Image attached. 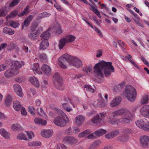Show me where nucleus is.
I'll return each mask as SVG.
<instances>
[{
	"label": "nucleus",
	"mask_w": 149,
	"mask_h": 149,
	"mask_svg": "<svg viewBox=\"0 0 149 149\" xmlns=\"http://www.w3.org/2000/svg\"><path fill=\"white\" fill-rule=\"evenodd\" d=\"M93 69L95 75L100 77L103 76V70L106 77L109 76L111 73L114 72V68L112 65V63L106 62L103 60L96 64Z\"/></svg>",
	"instance_id": "1"
},
{
	"label": "nucleus",
	"mask_w": 149,
	"mask_h": 149,
	"mask_svg": "<svg viewBox=\"0 0 149 149\" xmlns=\"http://www.w3.org/2000/svg\"><path fill=\"white\" fill-rule=\"evenodd\" d=\"M67 62H68L72 66L78 68L82 65V62L79 58L74 57L67 53L62 55L58 60V63L59 66L64 69L66 68L65 63Z\"/></svg>",
	"instance_id": "2"
},
{
	"label": "nucleus",
	"mask_w": 149,
	"mask_h": 149,
	"mask_svg": "<svg viewBox=\"0 0 149 149\" xmlns=\"http://www.w3.org/2000/svg\"><path fill=\"white\" fill-rule=\"evenodd\" d=\"M123 115L124 117L120 119V122L123 123L128 124L131 120V114L127 109H121L114 111L112 114L113 116Z\"/></svg>",
	"instance_id": "3"
},
{
	"label": "nucleus",
	"mask_w": 149,
	"mask_h": 149,
	"mask_svg": "<svg viewBox=\"0 0 149 149\" xmlns=\"http://www.w3.org/2000/svg\"><path fill=\"white\" fill-rule=\"evenodd\" d=\"M125 92L126 97L129 101L132 102L134 100L136 95V91L132 86L126 85Z\"/></svg>",
	"instance_id": "4"
},
{
	"label": "nucleus",
	"mask_w": 149,
	"mask_h": 149,
	"mask_svg": "<svg viewBox=\"0 0 149 149\" xmlns=\"http://www.w3.org/2000/svg\"><path fill=\"white\" fill-rule=\"evenodd\" d=\"M75 38L74 36L72 35H68L64 38H61L59 40L58 45L59 49L60 50L61 49L63 48L66 44L73 42Z\"/></svg>",
	"instance_id": "5"
},
{
	"label": "nucleus",
	"mask_w": 149,
	"mask_h": 149,
	"mask_svg": "<svg viewBox=\"0 0 149 149\" xmlns=\"http://www.w3.org/2000/svg\"><path fill=\"white\" fill-rule=\"evenodd\" d=\"M53 83L54 86L58 89L63 90V88L62 87V79L58 73H55L53 76Z\"/></svg>",
	"instance_id": "6"
},
{
	"label": "nucleus",
	"mask_w": 149,
	"mask_h": 149,
	"mask_svg": "<svg viewBox=\"0 0 149 149\" xmlns=\"http://www.w3.org/2000/svg\"><path fill=\"white\" fill-rule=\"evenodd\" d=\"M54 122L56 125L61 127L65 126L67 124L66 121L62 117L58 116L55 118Z\"/></svg>",
	"instance_id": "7"
},
{
	"label": "nucleus",
	"mask_w": 149,
	"mask_h": 149,
	"mask_svg": "<svg viewBox=\"0 0 149 149\" xmlns=\"http://www.w3.org/2000/svg\"><path fill=\"white\" fill-rule=\"evenodd\" d=\"M63 143L67 144L72 145L77 142V140L75 138L71 136H67L65 137L63 139Z\"/></svg>",
	"instance_id": "8"
},
{
	"label": "nucleus",
	"mask_w": 149,
	"mask_h": 149,
	"mask_svg": "<svg viewBox=\"0 0 149 149\" xmlns=\"http://www.w3.org/2000/svg\"><path fill=\"white\" fill-rule=\"evenodd\" d=\"M18 73V71L17 70L15 71L14 69L12 68L8 69L4 73V75L6 77L9 78L14 76Z\"/></svg>",
	"instance_id": "9"
},
{
	"label": "nucleus",
	"mask_w": 149,
	"mask_h": 149,
	"mask_svg": "<svg viewBox=\"0 0 149 149\" xmlns=\"http://www.w3.org/2000/svg\"><path fill=\"white\" fill-rule=\"evenodd\" d=\"M140 112L143 116L147 117L149 115V105H143L140 109Z\"/></svg>",
	"instance_id": "10"
},
{
	"label": "nucleus",
	"mask_w": 149,
	"mask_h": 149,
	"mask_svg": "<svg viewBox=\"0 0 149 149\" xmlns=\"http://www.w3.org/2000/svg\"><path fill=\"white\" fill-rule=\"evenodd\" d=\"M10 66L13 69H14L15 71L17 70L18 69L21 68L22 67L23 65H24L23 63L22 62L21 63L20 62L18 61H13L11 63Z\"/></svg>",
	"instance_id": "11"
},
{
	"label": "nucleus",
	"mask_w": 149,
	"mask_h": 149,
	"mask_svg": "<svg viewBox=\"0 0 149 149\" xmlns=\"http://www.w3.org/2000/svg\"><path fill=\"white\" fill-rule=\"evenodd\" d=\"M13 86L15 91L17 95L20 97H22L23 95V93L21 86L19 84H16L14 85Z\"/></svg>",
	"instance_id": "12"
},
{
	"label": "nucleus",
	"mask_w": 149,
	"mask_h": 149,
	"mask_svg": "<svg viewBox=\"0 0 149 149\" xmlns=\"http://www.w3.org/2000/svg\"><path fill=\"white\" fill-rule=\"evenodd\" d=\"M114 112L111 113V115H109L108 117V121L112 125H115L118 124V120L116 118H113L112 117H117L118 116H113L112 114Z\"/></svg>",
	"instance_id": "13"
},
{
	"label": "nucleus",
	"mask_w": 149,
	"mask_h": 149,
	"mask_svg": "<svg viewBox=\"0 0 149 149\" xmlns=\"http://www.w3.org/2000/svg\"><path fill=\"white\" fill-rule=\"evenodd\" d=\"M121 100V97L119 96L116 97L114 98L110 103V106L111 107H114L118 105Z\"/></svg>",
	"instance_id": "14"
},
{
	"label": "nucleus",
	"mask_w": 149,
	"mask_h": 149,
	"mask_svg": "<svg viewBox=\"0 0 149 149\" xmlns=\"http://www.w3.org/2000/svg\"><path fill=\"white\" fill-rule=\"evenodd\" d=\"M41 69L44 73L46 75H49L51 73V68L49 65L47 64L42 65Z\"/></svg>",
	"instance_id": "15"
},
{
	"label": "nucleus",
	"mask_w": 149,
	"mask_h": 149,
	"mask_svg": "<svg viewBox=\"0 0 149 149\" xmlns=\"http://www.w3.org/2000/svg\"><path fill=\"white\" fill-rule=\"evenodd\" d=\"M41 134L43 137L49 138L53 135V131L51 129L43 130L41 132Z\"/></svg>",
	"instance_id": "16"
},
{
	"label": "nucleus",
	"mask_w": 149,
	"mask_h": 149,
	"mask_svg": "<svg viewBox=\"0 0 149 149\" xmlns=\"http://www.w3.org/2000/svg\"><path fill=\"white\" fill-rule=\"evenodd\" d=\"M85 117L82 115L77 116L75 118V124L77 126H79L84 122Z\"/></svg>",
	"instance_id": "17"
},
{
	"label": "nucleus",
	"mask_w": 149,
	"mask_h": 149,
	"mask_svg": "<svg viewBox=\"0 0 149 149\" xmlns=\"http://www.w3.org/2000/svg\"><path fill=\"white\" fill-rule=\"evenodd\" d=\"M141 144L143 146L148 145V142H149V136L144 135L140 138Z\"/></svg>",
	"instance_id": "18"
},
{
	"label": "nucleus",
	"mask_w": 149,
	"mask_h": 149,
	"mask_svg": "<svg viewBox=\"0 0 149 149\" xmlns=\"http://www.w3.org/2000/svg\"><path fill=\"white\" fill-rule=\"evenodd\" d=\"M65 103L62 104V107L64 109L68 112H70L72 110V108L68 106V103H71L70 100L68 98L66 99Z\"/></svg>",
	"instance_id": "19"
},
{
	"label": "nucleus",
	"mask_w": 149,
	"mask_h": 149,
	"mask_svg": "<svg viewBox=\"0 0 149 149\" xmlns=\"http://www.w3.org/2000/svg\"><path fill=\"white\" fill-rule=\"evenodd\" d=\"M33 18V16L32 15H29L26 17L23 23L22 28L23 29L24 27H26L28 26L30 24Z\"/></svg>",
	"instance_id": "20"
},
{
	"label": "nucleus",
	"mask_w": 149,
	"mask_h": 149,
	"mask_svg": "<svg viewBox=\"0 0 149 149\" xmlns=\"http://www.w3.org/2000/svg\"><path fill=\"white\" fill-rule=\"evenodd\" d=\"M33 18V16L32 15H29L26 17L23 23L22 28L23 29L24 27H26L28 26L30 24Z\"/></svg>",
	"instance_id": "21"
},
{
	"label": "nucleus",
	"mask_w": 149,
	"mask_h": 149,
	"mask_svg": "<svg viewBox=\"0 0 149 149\" xmlns=\"http://www.w3.org/2000/svg\"><path fill=\"white\" fill-rule=\"evenodd\" d=\"M135 123L137 126L142 129L143 127V124L148 123L147 120L146 118L140 119L136 121Z\"/></svg>",
	"instance_id": "22"
},
{
	"label": "nucleus",
	"mask_w": 149,
	"mask_h": 149,
	"mask_svg": "<svg viewBox=\"0 0 149 149\" xmlns=\"http://www.w3.org/2000/svg\"><path fill=\"white\" fill-rule=\"evenodd\" d=\"M49 46L48 41L47 39L42 40L40 44V49L42 50H44Z\"/></svg>",
	"instance_id": "23"
},
{
	"label": "nucleus",
	"mask_w": 149,
	"mask_h": 149,
	"mask_svg": "<svg viewBox=\"0 0 149 149\" xmlns=\"http://www.w3.org/2000/svg\"><path fill=\"white\" fill-rule=\"evenodd\" d=\"M30 82L36 88L39 86V83L37 78L35 77H32L30 78Z\"/></svg>",
	"instance_id": "24"
},
{
	"label": "nucleus",
	"mask_w": 149,
	"mask_h": 149,
	"mask_svg": "<svg viewBox=\"0 0 149 149\" xmlns=\"http://www.w3.org/2000/svg\"><path fill=\"white\" fill-rule=\"evenodd\" d=\"M51 14L46 12H44L42 13L38 14L36 19L37 20H39L45 17H49Z\"/></svg>",
	"instance_id": "25"
},
{
	"label": "nucleus",
	"mask_w": 149,
	"mask_h": 149,
	"mask_svg": "<svg viewBox=\"0 0 149 149\" xmlns=\"http://www.w3.org/2000/svg\"><path fill=\"white\" fill-rule=\"evenodd\" d=\"M32 69L35 73L42 74V72L39 70V64L38 63H35L32 65Z\"/></svg>",
	"instance_id": "26"
},
{
	"label": "nucleus",
	"mask_w": 149,
	"mask_h": 149,
	"mask_svg": "<svg viewBox=\"0 0 149 149\" xmlns=\"http://www.w3.org/2000/svg\"><path fill=\"white\" fill-rule=\"evenodd\" d=\"M102 120L99 117V115L97 114L92 119L91 121L93 123L98 124L100 125L102 124Z\"/></svg>",
	"instance_id": "27"
},
{
	"label": "nucleus",
	"mask_w": 149,
	"mask_h": 149,
	"mask_svg": "<svg viewBox=\"0 0 149 149\" xmlns=\"http://www.w3.org/2000/svg\"><path fill=\"white\" fill-rule=\"evenodd\" d=\"M28 36L31 40H35L37 39L38 36L36 31H32L28 34Z\"/></svg>",
	"instance_id": "28"
},
{
	"label": "nucleus",
	"mask_w": 149,
	"mask_h": 149,
	"mask_svg": "<svg viewBox=\"0 0 149 149\" xmlns=\"http://www.w3.org/2000/svg\"><path fill=\"white\" fill-rule=\"evenodd\" d=\"M34 121L35 123L42 125H45L47 123L46 120H43L39 118H35L34 119Z\"/></svg>",
	"instance_id": "29"
},
{
	"label": "nucleus",
	"mask_w": 149,
	"mask_h": 149,
	"mask_svg": "<svg viewBox=\"0 0 149 149\" xmlns=\"http://www.w3.org/2000/svg\"><path fill=\"white\" fill-rule=\"evenodd\" d=\"M91 133V131L90 130H87L79 133L78 135V136L79 138H83L86 136H87Z\"/></svg>",
	"instance_id": "30"
},
{
	"label": "nucleus",
	"mask_w": 149,
	"mask_h": 149,
	"mask_svg": "<svg viewBox=\"0 0 149 149\" xmlns=\"http://www.w3.org/2000/svg\"><path fill=\"white\" fill-rule=\"evenodd\" d=\"M0 134L2 136L6 139L9 138L10 136L9 133L3 129H1L0 130Z\"/></svg>",
	"instance_id": "31"
},
{
	"label": "nucleus",
	"mask_w": 149,
	"mask_h": 149,
	"mask_svg": "<svg viewBox=\"0 0 149 149\" xmlns=\"http://www.w3.org/2000/svg\"><path fill=\"white\" fill-rule=\"evenodd\" d=\"M50 33L49 32V30L46 31L42 33L40 35V37L42 38V39H47L49 38Z\"/></svg>",
	"instance_id": "32"
},
{
	"label": "nucleus",
	"mask_w": 149,
	"mask_h": 149,
	"mask_svg": "<svg viewBox=\"0 0 149 149\" xmlns=\"http://www.w3.org/2000/svg\"><path fill=\"white\" fill-rule=\"evenodd\" d=\"M106 130L103 129H100L95 131L94 133L97 136H100L106 133Z\"/></svg>",
	"instance_id": "33"
},
{
	"label": "nucleus",
	"mask_w": 149,
	"mask_h": 149,
	"mask_svg": "<svg viewBox=\"0 0 149 149\" xmlns=\"http://www.w3.org/2000/svg\"><path fill=\"white\" fill-rule=\"evenodd\" d=\"M149 99L148 95H144L142 97L141 101V103L142 104H144L148 103Z\"/></svg>",
	"instance_id": "34"
},
{
	"label": "nucleus",
	"mask_w": 149,
	"mask_h": 149,
	"mask_svg": "<svg viewBox=\"0 0 149 149\" xmlns=\"http://www.w3.org/2000/svg\"><path fill=\"white\" fill-rule=\"evenodd\" d=\"M4 33L10 35H12L14 33V31L10 28L5 27L3 29Z\"/></svg>",
	"instance_id": "35"
},
{
	"label": "nucleus",
	"mask_w": 149,
	"mask_h": 149,
	"mask_svg": "<svg viewBox=\"0 0 149 149\" xmlns=\"http://www.w3.org/2000/svg\"><path fill=\"white\" fill-rule=\"evenodd\" d=\"M13 107L16 111H19L21 107L19 102L17 101H15L13 104Z\"/></svg>",
	"instance_id": "36"
},
{
	"label": "nucleus",
	"mask_w": 149,
	"mask_h": 149,
	"mask_svg": "<svg viewBox=\"0 0 149 149\" xmlns=\"http://www.w3.org/2000/svg\"><path fill=\"white\" fill-rule=\"evenodd\" d=\"M18 14V11L16 10H15L11 12L10 14L6 17V19H8L10 18H14Z\"/></svg>",
	"instance_id": "37"
},
{
	"label": "nucleus",
	"mask_w": 149,
	"mask_h": 149,
	"mask_svg": "<svg viewBox=\"0 0 149 149\" xmlns=\"http://www.w3.org/2000/svg\"><path fill=\"white\" fill-rule=\"evenodd\" d=\"M125 84V83L123 82L121 84L118 85L117 86H115L114 88L113 89L114 91L117 92L116 90L118 91H120L122 88L124 87Z\"/></svg>",
	"instance_id": "38"
},
{
	"label": "nucleus",
	"mask_w": 149,
	"mask_h": 149,
	"mask_svg": "<svg viewBox=\"0 0 149 149\" xmlns=\"http://www.w3.org/2000/svg\"><path fill=\"white\" fill-rule=\"evenodd\" d=\"M7 49L10 50L13 49H15L17 51L19 50V48L17 46L13 43H10L8 45Z\"/></svg>",
	"instance_id": "39"
},
{
	"label": "nucleus",
	"mask_w": 149,
	"mask_h": 149,
	"mask_svg": "<svg viewBox=\"0 0 149 149\" xmlns=\"http://www.w3.org/2000/svg\"><path fill=\"white\" fill-rule=\"evenodd\" d=\"M17 139L19 140L23 139L25 140H28L26 137L25 134L23 133H21L18 134L17 136Z\"/></svg>",
	"instance_id": "40"
},
{
	"label": "nucleus",
	"mask_w": 149,
	"mask_h": 149,
	"mask_svg": "<svg viewBox=\"0 0 149 149\" xmlns=\"http://www.w3.org/2000/svg\"><path fill=\"white\" fill-rule=\"evenodd\" d=\"M128 139L127 136L125 135H123L118 137V140L123 142L126 141Z\"/></svg>",
	"instance_id": "41"
},
{
	"label": "nucleus",
	"mask_w": 149,
	"mask_h": 149,
	"mask_svg": "<svg viewBox=\"0 0 149 149\" xmlns=\"http://www.w3.org/2000/svg\"><path fill=\"white\" fill-rule=\"evenodd\" d=\"M28 145L30 146H40L41 143L40 141H35L29 143Z\"/></svg>",
	"instance_id": "42"
},
{
	"label": "nucleus",
	"mask_w": 149,
	"mask_h": 149,
	"mask_svg": "<svg viewBox=\"0 0 149 149\" xmlns=\"http://www.w3.org/2000/svg\"><path fill=\"white\" fill-rule=\"evenodd\" d=\"M21 0H13L9 4V7H14L17 5L19 2Z\"/></svg>",
	"instance_id": "43"
},
{
	"label": "nucleus",
	"mask_w": 149,
	"mask_h": 149,
	"mask_svg": "<svg viewBox=\"0 0 149 149\" xmlns=\"http://www.w3.org/2000/svg\"><path fill=\"white\" fill-rule=\"evenodd\" d=\"M12 98L9 95L6 98L5 103L7 106H9L11 103L12 102Z\"/></svg>",
	"instance_id": "44"
},
{
	"label": "nucleus",
	"mask_w": 149,
	"mask_h": 149,
	"mask_svg": "<svg viewBox=\"0 0 149 149\" xmlns=\"http://www.w3.org/2000/svg\"><path fill=\"white\" fill-rule=\"evenodd\" d=\"M84 88H86V90L87 91L90 92L92 93L94 92V89L90 85H84Z\"/></svg>",
	"instance_id": "45"
},
{
	"label": "nucleus",
	"mask_w": 149,
	"mask_h": 149,
	"mask_svg": "<svg viewBox=\"0 0 149 149\" xmlns=\"http://www.w3.org/2000/svg\"><path fill=\"white\" fill-rule=\"evenodd\" d=\"M9 65V63L2 64L0 65V72L6 69Z\"/></svg>",
	"instance_id": "46"
},
{
	"label": "nucleus",
	"mask_w": 149,
	"mask_h": 149,
	"mask_svg": "<svg viewBox=\"0 0 149 149\" xmlns=\"http://www.w3.org/2000/svg\"><path fill=\"white\" fill-rule=\"evenodd\" d=\"M29 8V6H27L23 11L21 12L18 15V16L21 17L26 14Z\"/></svg>",
	"instance_id": "47"
},
{
	"label": "nucleus",
	"mask_w": 149,
	"mask_h": 149,
	"mask_svg": "<svg viewBox=\"0 0 149 149\" xmlns=\"http://www.w3.org/2000/svg\"><path fill=\"white\" fill-rule=\"evenodd\" d=\"M28 111L31 114L34 115L35 114V111L34 107L32 106H29Z\"/></svg>",
	"instance_id": "48"
},
{
	"label": "nucleus",
	"mask_w": 149,
	"mask_h": 149,
	"mask_svg": "<svg viewBox=\"0 0 149 149\" xmlns=\"http://www.w3.org/2000/svg\"><path fill=\"white\" fill-rule=\"evenodd\" d=\"M83 71L86 73H88V72H91L92 70V68L91 67L87 66L85 68H84Z\"/></svg>",
	"instance_id": "49"
},
{
	"label": "nucleus",
	"mask_w": 149,
	"mask_h": 149,
	"mask_svg": "<svg viewBox=\"0 0 149 149\" xmlns=\"http://www.w3.org/2000/svg\"><path fill=\"white\" fill-rule=\"evenodd\" d=\"M9 25L13 27L16 28L18 27L19 24L16 22H12L9 23Z\"/></svg>",
	"instance_id": "50"
},
{
	"label": "nucleus",
	"mask_w": 149,
	"mask_h": 149,
	"mask_svg": "<svg viewBox=\"0 0 149 149\" xmlns=\"http://www.w3.org/2000/svg\"><path fill=\"white\" fill-rule=\"evenodd\" d=\"M148 123L143 124L142 129L146 131L149 130V122L147 120Z\"/></svg>",
	"instance_id": "51"
},
{
	"label": "nucleus",
	"mask_w": 149,
	"mask_h": 149,
	"mask_svg": "<svg viewBox=\"0 0 149 149\" xmlns=\"http://www.w3.org/2000/svg\"><path fill=\"white\" fill-rule=\"evenodd\" d=\"M123 132L124 133L128 134L132 133L133 131L130 128H125L123 130Z\"/></svg>",
	"instance_id": "52"
},
{
	"label": "nucleus",
	"mask_w": 149,
	"mask_h": 149,
	"mask_svg": "<svg viewBox=\"0 0 149 149\" xmlns=\"http://www.w3.org/2000/svg\"><path fill=\"white\" fill-rule=\"evenodd\" d=\"M21 126L19 125L16 124L12 125V128L14 130H18L21 129Z\"/></svg>",
	"instance_id": "53"
},
{
	"label": "nucleus",
	"mask_w": 149,
	"mask_h": 149,
	"mask_svg": "<svg viewBox=\"0 0 149 149\" xmlns=\"http://www.w3.org/2000/svg\"><path fill=\"white\" fill-rule=\"evenodd\" d=\"M40 58L42 61H46L47 57L44 54H42L40 55Z\"/></svg>",
	"instance_id": "54"
},
{
	"label": "nucleus",
	"mask_w": 149,
	"mask_h": 149,
	"mask_svg": "<svg viewBox=\"0 0 149 149\" xmlns=\"http://www.w3.org/2000/svg\"><path fill=\"white\" fill-rule=\"evenodd\" d=\"M99 143V142L96 141L94 142L90 146V148L91 149L92 148H95L97 146H98Z\"/></svg>",
	"instance_id": "55"
},
{
	"label": "nucleus",
	"mask_w": 149,
	"mask_h": 149,
	"mask_svg": "<svg viewBox=\"0 0 149 149\" xmlns=\"http://www.w3.org/2000/svg\"><path fill=\"white\" fill-rule=\"evenodd\" d=\"M37 111L38 113L40 115H45V113L42 108H37Z\"/></svg>",
	"instance_id": "56"
},
{
	"label": "nucleus",
	"mask_w": 149,
	"mask_h": 149,
	"mask_svg": "<svg viewBox=\"0 0 149 149\" xmlns=\"http://www.w3.org/2000/svg\"><path fill=\"white\" fill-rule=\"evenodd\" d=\"M105 105L106 104L105 103L101 101H99L97 104V106L100 107H104Z\"/></svg>",
	"instance_id": "57"
},
{
	"label": "nucleus",
	"mask_w": 149,
	"mask_h": 149,
	"mask_svg": "<svg viewBox=\"0 0 149 149\" xmlns=\"http://www.w3.org/2000/svg\"><path fill=\"white\" fill-rule=\"evenodd\" d=\"M72 131L73 133L75 134L79 133L80 132V130L76 127H72Z\"/></svg>",
	"instance_id": "58"
},
{
	"label": "nucleus",
	"mask_w": 149,
	"mask_h": 149,
	"mask_svg": "<svg viewBox=\"0 0 149 149\" xmlns=\"http://www.w3.org/2000/svg\"><path fill=\"white\" fill-rule=\"evenodd\" d=\"M119 133V132L118 130H115L112 132L111 133L112 138L116 136L117 135H118Z\"/></svg>",
	"instance_id": "59"
},
{
	"label": "nucleus",
	"mask_w": 149,
	"mask_h": 149,
	"mask_svg": "<svg viewBox=\"0 0 149 149\" xmlns=\"http://www.w3.org/2000/svg\"><path fill=\"white\" fill-rule=\"evenodd\" d=\"M26 132L29 139H31L34 137L33 133L32 132L28 131Z\"/></svg>",
	"instance_id": "60"
},
{
	"label": "nucleus",
	"mask_w": 149,
	"mask_h": 149,
	"mask_svg": "<svg viewBox=\"0 0 149 149\" xmlns=\"http://www.w3.org/2000/svg\"><path fill=\"white\" fill-rule=\"evenodd\" d=\"M15 81L18 82H21L24 80V79L22 77H18L15 79Z\"/></svg>",
	"instance_id": "61"
},
{
	"label": "nucleus",
	"mask_w": 149,
	"mask_h": 149,
	"mask_svg": "<svg viewBox=\"0 0 149 149\" xmlns=\"http://www.w3.org/2000/svg\"><path fill=\"white\" fill-rule=\"evenodd\" d=\"M7 15L6 12L3 10H0V17H4Z\"/></svg>",
	"instance_id": "62"
},
{
	"label": "nucleus",
	"mask_w": 149,
	"mask_h": 149,
	"mask_svg": "<svg viewBox=\"0 0 149 149\" xmlns=\"http://www.w3.org/2000/svg\"><path fill=\"white\" fill-rule=\"evenodd\" d=\"M91 10L95 14L96 13L98 12V11L92 5H91Z\"/></svg>",
	"instance_id": "63"
},
{
	"label": "nucleus",
	"mask_w": 149,
	"mask_h": 149,
	"mask_svg": "<svg viewBox=\"0 0 149 149\" xmlns=\"http://www.w3.org/2000/svg\"><path fill=\"white\" fill-rule=\"evenodd\" d=\"M141 59L145 64L148 66L149 65V63H148V62L143 57H141Z\"/></svg>",
	"instance_id": "64"
}]
</instances>
